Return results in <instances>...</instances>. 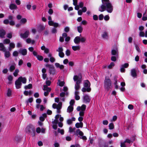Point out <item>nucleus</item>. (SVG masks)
Listing matches in <instances>:
<instances>
[{
    "mask_svg": "<svg viewBox=\"0 0 147 147\" xmlns=\"http://www.w3.org/2000/svg\"><path fill=\"white\" fill-rule=\"evenodd\" d=\"M43 59V57L42 56L37 55V59L39 61H42Z\"/></svg>",
    "mask_w": 147,
    "mask_h": 147,
    "instance_id": "obj_57",
    "label": "nucleus"
},
{
    "mask_svg": "<svg viewBox=\"0 0 147 147\" xmlns=\"http://www.w3.org/2000/svg\"><path fill=\"white\" fill-rule=\"evenodd\" d=\"M47 117V114L46 113L42 114L39 117V120L38 121V124L39 126H42L43 125V122L45 120V118Z\"/></svg>",
    "mask_w": 147,
    "mask_h": 147,
    "instance_id": "obj_8",
    "label": "nucleus"
},
{
    "mask_svg": "<svg viewBox=\"0 0 147 147\" xmlns=\"http://www.w3.org/2000/svg\"><path fill=\"white\" fill-rule=\"evenodd\" d=\"M32 94V92L30 90L28 91H25L24 92V94L26 96L30 95Z\"/></svg>",
    "mask_w": 147,
    "mask_h": 147,
    "instance_id": "obj_36",
    "label": "nucleus"
},
{
    "mask_svg": "<svg viewBox=\"0 0 147 147\" xmlns=\"http://www.w3.org/2000/svg\"><path fill=\"white\" fill-rule=\"evenodd\" d=\"M18 53L16 51H15L13 52V55L15 57H17L18 55Z\"/></svg>",
    "mask_w": 147,
    "mask_h": 147,
    "instance_id": "obj_61",
    "label": "nucleus"
},
{
    "mask_svg": "<svg viewBox=\"0 0 147 147\" xmlns=\"http://www.w3.org/2000/svg\"><path fill=\"white\" fill-rule=\"evenodd\" d=\"M78 5L80 8H82L83 7L84 5V3L82 2H80L79 3V5Z\"/></svg>",
    "mask_w": 147,
    "mask_h": 147,
    "instance_id": "obj_62",
    "label": "nucleus"
},
{
    "mask_svg": "<svg viewBox=\"0 0 147 147\" xmlns=\"http://www.w3.org/2000/svg\"><path fill=\"white\" fill-rule=\"evenodd\" d=\"M51 82L48 80V78H47L45 82L46 85H43V90L44 91V94L45 96H47L51 90V88L48 87V86H50L51 85Z\"/></svg>",
    "mask_w": 147,
    "mask_h": 147,
    "instance_id": "obj_3",
    "label": "nucleus"
},
{
    "mask_svg": "<svg viewBox=\"0 0 147 147\" xmlns=\"http://www.w3.org/2000/svg\"><path fill=\"white\" fill-rule=\"evenodd\" d=\"M53 26L54 28H55L58 27H60V26L59 25V24L58 23L56 22H54Z\"/></svg>",
    "mask_w": 147,
    "mask_h": 147,
    "instance_id": "obj_60",
    "label": "nucleus"
},
{
    "mask_svg": "<svg viewBox=\"0 0 147 147\" xmlns=\"http://www.w3.org/2000/svg\"><path fill=\"white\" fill-rule=\"evenodd\" d=\"M16 64H14L11 65L9 68V70L11 72L13 71L15 69Z\"/></svg>",
    "mask_w": 147,
    "mask_h": 147,
    "instance_id": "obj_35",
    "label": "nucleus"
},
{
    "mask_svg": "<svg viewBox=\"0 0 147 147\" xmlns=\"http://www.w3.org/2000/svg\"><path fill=\"white\" fill-rule=\"evenodd\" d=\"M9 46V51H11L12 49H13L15 47V45L13 42L10 43Z\"/></svg>",
    "mask_w": 147,
    "mask_h": 147,
    "instance_id": "obj_31",
    "label": "nucleus"
},
{
    "mask_svg": "<svg viewBox=\"0 0 147 147\" xmlns=\"http://www.w3.org/2000/svg\"><path fill=\"white\" fill-rule=\"evenodd\" d=\"M146 12H144L143 15V16L142 18V20L143 21H146L147 20V17L146 16Z\"/></svg>",
    "mask_w": 147,
    "mask_h": 147,
    "instance_id": "obj_44",
    "label": "nucleus"
},
{
    "mask_svg": "<svg viewBox=\"0 0 147 147\" xmlns=\"http://www.w3.org/2000/svg\"><path fill=\"white\" fill-rule=\"evenodd\" d=\"M90 83L88 80H85L84 84V87L82 88V91L83 92H90L91 90V89L90 87Z\"/></svg>",
    "mask_w": 147,
    "mask_h": 147,
    "instance_id": "obj_6",
    "label": "nucleus"
},
{
    "mask_svg": "<svg viewBox=\"0 0 147 147\" xmlns=\"http://www.w3.org/2000/svg\"><path fill=\"white\" fill-rule=\"evenodd\" d=\"M138 68H132L131 70L130 74L131 76L134 78H136L137 76L136 72Z\"/></svg>",
    "mask_w": 147,
    "mask_h": 147,
    "instance_id": "obj_13",
    "label": "nucleus"
},
{
    "mask_svg": "<svg viewBox=\"0 0 147 147\" xmlns=\"http://www.w3.org/2000/svg\"><path fill=\"white\" fill-rule=\"evenodd\" d=\"M45 108V106L43 105L37 104V109H38L40 111H43Z\"/></svg>",
    "mask_w": 147,
    "mask_h": 147,
    "instance_id": "obj_22",
    "label": "nucleus"
},
{
    "mask_svg": "<svg viewBox=\"0 0 147 147\" xmlns=\"http://www.w3.org/2000/svg\"><path fill=\"white\" fill-rule=\"evenodd\" d=\"M139 36L141 37L145 36L144 33L143 32L140 31L139 33Z\"/></svg>",
    "mask_w": 147,
    "mask_h": 147,
    "instance_id": "obj_58",
    "label": "nucleus"
},
{
    "mask_svg": "<svg viewBox=\"0 0 147 147\" xmlns=\"http://www.w3.org/2000/svg\"><path fill=\"white\" fill-rule=\"evenodd\" d=\"M102 38L105 39H107L108 38V33L106 31L104 32L102 34Z\"/></svg>",
    "mask_w": 147,
    "mask_h": 147,
    "instance_id": "obj_26",
    "label": "nucleus"
},
{
    "mask_svg": "<svg viewBox=\"0 0 147 147\" xmlns=\"http://www.w3.org/2000/svg\"><path fill=\"white\" fill-rule=\"evenodd\" d=\"M19 71L18 69H16L15 70V71L13 73V75L15 77H16L18 75V73L19 72Z\"/></svg>",
    "mask_w": 147,
    "mask_h": 147,
    "instance_id": "obj_40",
    "label": "nucleus"
},
{
    "mask_svg": "<svg viewBox=\"0 0 147 147\" xmlns=\"http://www.w3.org/2000/svg\"><path fill=\"white\" fill-rule=\"evenodd\" d=\"M46 128L44 127H42L41 128L40 127H37V134L41 133L45 134V133Z\"/></svg>",
    "mask_w": 147,
    "mask_h": 147,
    "instance_id": "obj_15",
    "label": "nucleus"
},
{
    "mask_svg": "<svg viewBox=\"0 0 147 147\" xmlns=\"http://www.w3.org/2000/svg\"><path fill=\"white\" fill-rule=\"evenodd\" d=\"M4 53V56L5 58H8L10 56V53L9 51H7L6 50L5 51H3Z\"/></svg>",
    "mask_w": 147,
    "mask_h": 147,
    "instance_id": "obj_32",
    "label": "nucleus"
},
{
    "mask_svg": "<svg viewBox=\"0 0 147 147\" xmlns=\"http://www.w3.org/2000/svg\"><path fill=\"white\" fill-rule=\"evenodd\" d=\"M6 31L2 28H0V37L1 38H4V36L6 34Z\"/></svg>",
    "mask_w": 147,
    "mask_h": 147,
    "instance_id": "obj_17",
    "label": "nucleus"
},
{
    "mask_svg": "<svg viewBox=\"0 0 147 147\" xmlns=\"http://www.w3.org/2000/svg\"><path fill=\"white\" fill-rule=\"evenodd\" d=\"M115 65L114 63L113 62H111L110 64L107 66V68L109 69H111Z\"/></svg>",
    "mask_w": 147,
    "mask_h": 147,
    "instance_id": "obj_41",
    "label": "nucleus"
},
{
    "mask_svg": "<svg viewBox=\"0 0 147 147\" xmlns=\"http://www.w3.org/2000/svg\"><path fill=\"white\" fill-rule=\"evenodd\" d=\"M74 135H76L78 136L79 135L81 137L84 135V134L82 132L80 131L79 129H77L74 134Z\"/></svg>",
    "mask_w": 147,
    "mask_h": 147,
    "instance_id": "obj_23",
    "label": "nucleus"
},
{
    "mask_svg": "<svg viewBox=\"0 0 147 147\" xmlns=\"http://www.w3.org/2000/svg\"><path fill=\"white\" fill-rule=\"evenodd\" d=\"M32 85L31 84H29L28 85L25 86H24V88L26 89H30L32 88Z\"/></svg>",
    "mask_w": 147,
    "mask_h": 147,
    "instance_id": "obj_42",
    "label": "nucleus"
},
{
    "mask_svg": "<svg viewBox=\"0 0 147 147\" xmlns=\"http://www.w3.org/2000/svg\"><path fill=\"white\" fill-rule=\"evenodd\" d=\"M27 22V20L25 18H22L20 21V23L22 24H25Z\"/></svg>",
    "mask_w": 147,
    "mask_h": 147,
    "instance_id": "obj_45",
    "label": "nucleus"
},
{
    "mask_svg": "<svg viewBox=\"0 0 147 147\" xmlns=\"http://www.w3.org/2000/svg\"><path fill=\"white\" fill-rule=\"evenodd\" d=\"M70 30L68 26L65 27L64 29V31L66 32H68Z\"/></svg>",
    "mask_w": 147,
    "mask_h": 147,
    "instance_id": "obj_50",
    "label": "nucleus"
},
{
    "mask_svg": "<svg viewBox=\"0 0 147 147\" xmlns=\"http://www.w3.org/2000/svg\"><path fill=\"white\" fill-rule=\"evenodd\" d=\"M104 16L102 14H100L98 16L99 20H102Z\"/></svg>",
    "mask_w": 147,
    "mask_h": 147,
    "instance_id": "obj_59",
    "label": "nucleus"
},
{
    "mask_svg": "<svg viewBox=\"0 0 147 147\" xmlns=\"http://www.w3.org/2000/svg\"><path fill=\"white\" fill-rule=\"evenodd\" d=\"M10 40L9 39H6L3 40V43L5 44H8L10 43Z\"/></svg>",
    "mask_w": 147,
    "mask_h": 147,
    "instance_id": "obj_47",
    "label": "nucleus"
},
{
    "mask_svg": "<svg viewBox=\"0 0 147 147\" xmlns=\"http://www.w3.org/2000/svg\"><path fill=\"white\" fill-rule=\"evenodd\" d=\"M11 91L10 89H8L7 93V95L8 96H10L11 95Z\"/></svg>",
    "mask_w": 147,
    "mask_h": 147,
    "instance_id": "obj_52",
    "label": "nucleus"
},
{
    "mask_svg": "<svg viewBox=\"0 0 147 147\" xmlns=\"http://www.w3.org/2000/svg\"><path fill=\"white\" fill-rule=\"evenodd\" d=\"M45 67L49 68V73L51 75H54L55 74V70L53 65L50 64H47L45 65Z\"/></svg>",
    "mask_w": 147,
    "mask_h": 147,
    "instance_id": "obj_9",
    "label": "nucleus"
},
{
    "mask_svg": "<svg viewBox=\"0 0 147 147\" xmlns=\"http://www.w3.org/2000/svg\"><path fill=\"white\" fill-rule=\"evenodd\" d=\"M48 57L50 58L49 60L51 63H53L55 62V59L54 57L52 56L51 54L50 53L48 55Z\"/></svg>",
    "mask_w": 147,
    "mask_h": 147,
    "instance_id": "obj_21",
    "label": "nucleus"
},
{
    "mask_svg": "<svg viewBox=\"0 0 147 147\" xmlns=\"http://www.w3.org/2000/svg\"><path fill=\"white\" fill-rule=\"evenodd\" d=\"M86 106L85 105H82L81 108V111H84L86 109Z\"/></svg>",
    "mask_w": 147,
    "mask_h": 147,
    "instance_id": "obj_49",
    "label": "nucleus"
},
{
    "mask_svg": "<svg viewBox=\"0 0 147 147\" xmlns=\"http://www.w3.org/2000/svg\"><path fill=\"white\" fill-rule=\"evenodd\" d=\"M18 80L19 81L22 83L23 84H26V79L24 77H22V76L19 77L18 78Z\"/></svg>",
    "mask_w": 147,
    "mask_h": 147,
    "instance_id": "obj_20",
    "label": "nucleus"
},
{
    "mask_svg": "<svg viewBox=\"0 0 147 147\" xmlns=\"http://www.w3.org/2000/svg\"><path fill=\"white\" fill-rule=\"evenodd\" d=\"M58 132L60 133L61 135H63L64 134V131L63 129H61L59 128H58Z\"/></svg>",
    "mask_w": 147,
    "mask_h": 147,
    "instance_id": "obj_46",
    "label": "nucleus"
},
{
    "mask_svg": "<svg viewBox=\"0 0 147 147\" xmlns=\"http://www.w3.org/2000/svg\"><path fill=\"white\" fill-rule=\"evenodd\" d=\"M15 84L16 88L19 89L21 88L22 84L19 80H18V78L15 82Z\"/></svg>",
    "mask_w": 147,
    "mask_h": 147,
    "instance_id": "obj_16",
    "label": "nucleus"
},
{
    "mask_svg": "<svg viewBox=\"0 0 147 147\" xmlns=\"http://www.w3.org/2000/svg\"><path fill=\"white\" fill-rule=\"evenodd\" d=\"M109 128L110 129H114V126L113 124L112 123H110L109 125Z\"/></svg>",
    "mask_w": 147,
    "mask_h": 147,
    "instance_id": "obj_48",
    "label": "nucleus"
},
{
    "mask_svg": "<svg viewBox=\"0 0 147 147\" xmlns=\"http://www.w3.org/2000/svg\"><path fill=\"white\" fill-rule=\"evenodd\" d=\"M6 50L3 44L2 43H0V51H5Z\"/></svg>",
    "mask_w": 147,
    "mask_h": 147,
    "instance_id": "obj_29",
    "label": "nucleus"
},
{
    "mask_svg": "<svg viewBox=\"0 0 147 147\" xmlns=\"http://www.w3.org/2000/svg\"><path fill=\"white\" fill-rule=\"evenodd\" d=\"M72 49L74 51H76L80 50V47L79 45L77 46H73L72 47Z\"/></svg>",
    "mask_w": 147,
    "mask_h": 147,
    "instance_id": "obj_37",
    "label": "nucleus"
},
{
    "mask_svg": "<svg viewBox=\"0 0 147 147\" xmlns=\"http://www.w3.org/2000/svg\"><path fill=\"white\" fill-rule=\"evenodd\" d=\"M33 101V98H29L28 100H26V102L27 105L29 102L31 103Z\"/></svg>",
    "mask_w": 147,
    "mask_h": 147,
    "instance_id": "obj_43",
    "label": "nucleus"
},
{
    "mask_svg": "<svg viewBox=\"0 0 147 147\" xmlns=\"http://www.w3.org/2000/svg\"><path fill=\"white\" fill-rule=\"evenodd\" d=\"M19 53L23 55H25L27 53V51L26 49H20L19 51Z\"/></svg>",
    "mask_w": 147,
    "mask_h": 147,
    "instance_id": "obj_18",
    "label": "nucleus"
},
{
    "mask_svg": "<svg viewBox=\"0 0 147 147\" xmlns=\"http://www.w3.org/2000/svg\"><path fill=\"white\" fill-rule=\"evenodd\" d=\"M111 54L113 55H118V50L116 48L115 49L112 50Z\"/></svg>",
    "mask_w": 147,
    "mask_h": 147,
    "instance_id": "obj_27",
    "label": "nucleus"
},
{
    "mask_svg": "<svg viewBox=\"0 0 147 147\" xmlns=\"http://www.w3.org/2000/svg\"><path fill=\"white\" fill-rule=\"evenodd\" d=\"M72 123V122L71 119H68L67 120V123L68 125H71Z\"/></svg>",
    "mask_w": 147,
    "mask_h": 147,
    "instance_id": "obj_56",
    "label": "nucleus"
},
{
    "mask_svg": "<svg viewBox=\"0 0 147 147\" xmlns=\"http://www.w3.org/2000/svg\"><path fill=\"white\" fill-rule=\"evenodd\" d=\"M129 66V64L128 63H125L124 64L121 65H120V71L122 73H124L125 71V68H127Z\"/></svg>",
    "mask_w": 147,
    "mask_h": 147,
    "instance_id": "obj_12",
    "label": "nucleus"
},
{
    "mask_svg": "<svg viewBox=\"0 0 147 147\" xmlns=\"http://www.w3.org/2000/svg\"><path fill=\"white\" fill-rule=\"evenodd\" d=\"M62 103L61 102H59L58 104L54 103L52 105V107L54 109H57V113H60L61 112L60 110L62 108Z\"/></svg>",
    "mask_w": 147,
    "mask_h": 147,
    "instance_id": "obj_7",
    "label": "nucleus"
},
{
    "mask_svg": "<svg viewBox=\"0 0 147 147\" xmlns=\"http://www.w3.org/2000/svg\"><path fill=\"white\" fill-rule=\"evenodd\" d=\"M80 42H82V43H83V42H84L86 40V38L85 37H80Z\"/></svg>",
    "mask_w": 147,
    "mask_h": 147,
    "instance_id": "obj_51",
    "label": "nucleus"
},
{
    "mask_svg": "<svg viewBox=\"0 0 147 147\" xmlns=\"http://www.w3.org/2000/svg\"><path fill=\"white\" fill-rule=\"evenodd\" d=\"M75 126L77 128H79V127H82L83 126V123L82 122L77 123L76 124Z\"/></svg>",
    "mask_w": 147,
    "mask_h": 147,
    "instance_id": "obj_28",
    "label": "nucleus"
},
{
    "mask_svg": "<svg viewBox=\"0 0 147 147\" xmlns=\"http://www.w3.org/2000/svg\"><path fill=\"white\" fill-rule=\"evenodd\" d=\"M20 138L18 136H16L14 139L15 142H17L20 140Z\"/></svg>",
    "mask_w": 147,
    "mask_h": 147,
    "instance_id": "obj_63",
    "label": "nucleus"
},
{
    "mask_svg": "<svg viewBox=\"0 0 147 147\" xmlns=\"http://www.w3.org/2000/svg\"><path fill=\"white\" fill-rule=\"evenodd\" d=\"M104 18L105 21H107L109 20L110 17L108 15H106L104 17Z\"/></svg>",
    "mask_w": 147,
    "mask_h": 147,
    "instance_id": "obj_53",
    "label": "nucleus"
},
{
    "mask_svg": "<svg viewBox=\"0 0 147 147\" xmlns=\"http://www.w3.org/2000/svg\"><path fill=\"white\" fill-rule=\"evenodd\" d=\"M73 109L74 107L73 106L69 105L67 108V111L68 113H70L73 111Z\"/></svg>",
    "mask_w": 147,
    "mask_h": 147,
    "instance_id": "obj_30",
    "label": "nucleus"
},
{
    "mask_svg": "<svg viewBox=\"0 0 147 147\" xmlns=\"http://www.w3.org/2000/svg\"><path fill=\"white\" fill-rule=\"evenodd\" d=\"M9 8L11 9H16L17 8V6L15 4H11L9 6Z\"/></svg>",
    "mask_w": 147,
    "mask_h": 147,
    "instance_id": "obj_34",
    "label": "nucleus"
},
{
    "mask_svg": "<svg viewBox=\"0 0 147 147\" xmlns=\"http://www.w3.org/2000/svg\"><path fill=\"white\" fill-rule=\"evenodd\" d=\"M91 100L90 97L87 94H85L83 96V102L86 104L89 103Z\"/></svg>",
    "mask_w": 147,
    "mask_h": 147,
    "instance_id": "obj_10",
    "label": "nucleus"
},
{
    "mask_svg": "<svg viewBox=\"0 0 147 147\" xmlns=\"http://www.w3.org/2000/svg\"><path fill=\"white\" fill-rule=\"evenodd\" d=\"M82 76L81 74H79L78 75L74 76L73 79L74 81H76L75 84V89L76 90H78L80 87V84L81 81Z\"/></svg>",
    "mask_w": 147,
    "mask_h": 147,
    "instance_id": "obj_5",
    "label": "nucleus"
},
{
    "mask_svg": "<svg viewBox=\"0 0 147 147\" xmlns=\"http://www.w3.org/2000/svg\"><path fill=\"white\" fill-rule=\"evenodd\" d=\"M30 34V32L29 30H27L23 34L21 33L20 36L23 38H26L28 37Z\"/></svg>",
    "mask_w": 147,
    "mask_h": 147,
    "instance_id": "obj_14",
    "label": "nucleus"
},
{
    "mask_svg": "<svg viewBox=\"0 0 147 147\" xmlns=\"http://www.w3.org/2000/svg\"><path fill=\"white\" fill-rule=\"evenodd\" d=\"M57 30L55 28H53L51 30V32L53 34H55L57 32Z\"/></svg>",
    "mask_w": 147,
    "mask_h": 147,
    "instance_id": "obj_54",
    "label": "nucleus"
},
{
    "mask_svg": "<svg viewBox=\"0 0 147 147\" xmlns=\"http://www.w3.org/2000/svg\"><path fill=\"white\" fill-rule=\"evenodd\" d=\"M70 52L69 50L67 49L65 51V55L67 56L70 55Z\"/></svg>",
    "mask_w": 147,
    "mask_h": 147,
    "instance_id": "obj_55",
    "label": "nucleus"
},
{
    "mask_svg": "<svg viewBox=\"0 0 147 147\" xmlns=\"http://www.w3.org/2000/svg\"><path fill=\"white\" fill-rule=\"evenodd\" d=\"M77 30H78V32L79 33H81L82 32V31L83 28L81 26H78Z\"/></svg>",
    "mask_w": 147,
    "mask_h": 147,
    "instance_id": "obj_39",
    "label": "nucleus"
},
{
    "mask_svg": "<svg viewBox=\"0 0 147 147\" xmlns=\"http://www.w3.org/2000/svg\"><path fill=\"white\" fill-rule=\"evenodd\" d=\"M68 94V92H62L60 93V96L61 97H64L65 95H66V96H67Z\"/></svg>",
    "mask_w": 147,
    "mask_h": 147,
    "instance_id": "obj_38",
    "label": "nucleus"
},
{
    "mask_svg": "<svg viewBox=\"0 0 147 147\" xmlns=\"http://www.w3.org/2000/svg\"><path fill=\"white\" fill-rule=\"evenodd\" d=\"M102 4L98 8V11L102 12L106 11L111 13L113 10V6L109 0H101Z\"/></svg>",
    "mask_w": 147,
    "mask_h": 147,
    "instance_id": "obj_1",
    "label": "nucleus"
},
{
    "mask_svg": "<svg viewBox=\"0 0 147 147\" xmlns=\"http://www.w3.org/2000/svg\"><path fill=\"white\" fill-rule=\"evenodd\" d=\"M36 131H37V129L32 125L29 124L27 125L25 129L26 132L32 136H35Z\"/></svg>",
    "mask_w": 147,
    "mask_h": 147,
    "instance_id": "obj_2",
    "label": "nucleus"
},
{
    "mask_svg": "<svg viewBox=\"0 0 147 147\" xmlns=\"http://www.w3.org/2000/svg\"><path fill=\"white\" fill-rule=\"evenodd\" d=\"M45 28V27L43 25H39L37 27V31L39 32H40L44 29Z\"/></svg>",
    "mask_w": 147,
    "mask_h": 147,
    "instance_id": "obj_19",
    "label": "nucleus"
},
{
    "mask_svg": "<svg viewBox=\"0 0 147 147\" xmlns=\"http://www.w3.org/2000/svg\"><path fill=\"white\" fill-rule=\"evenodd\" d=\"M125 143L126 142H127V143L130 144V143L131 142V139H126L125 140L124 142Z\"/></svg>",
    "mask_w": 147,
    "mask_h": 147,
    "instance_id": "obj_64",
    "label": "nucleus"
},
{
    "mask_svg": "<svg viewBox=\"0 0 147 147\" xmlns=\"http://www.w3.org/2000/svg\"><path fill=\"white\" fill-rule=\"evenodd\" d=\"M80 37L79 36L76 37L74 39V42L76 44H78L80 42Z\"/></svg>",
    "mask_w": 147,
    "mask_h": 147,
    "instance_id": "obj_24",
    "label": "nucleus"
},
{
    "mask_svg": "<svg viewBox=\"0 0 147 147\" xmlns=\"http://www.w3.org/2000/svg\"><path fill=\"white\" fill-rule=\"evenodd\" d=\"M56 51L58 52L59 56L61 58L63 57L64 56V54L63 53V49L62 47H60L58 48V49L56 50Z\"/></svg>",
    "mask_w": 147,
    "mask_h": 147,
    "instance_id": "obj_11",
    "label": "nucleus"
},
{
    "mask_svg": "<svg viewBox=\"0 0 147 147\" xmlns=\"http://www.w3.org/2000/svg\"><path fill=\"white\" fill-rule=\"evenodd\" d=\"M55 65L57 68H59L60 69H63L64 68V66L63 65H60L58 63H55Z\"/></svg>",
    "mask_w": 147,
    "mask_h": 147,
    "instance_id": "obj_25",
    "label": "nucleus"
},
{
    "mask_svg": "<svg viewBox=\"0 0 147 147\" xmlns=\"http://www.w3.org/2000/svg\"><path fill=\"white\" fill-rule=\"evenodd\" d=\"M104 88L105 90L109 91L112 88V83L110 79L107 77H105L104 83Z\"/></svg>",
    "mask_w": 147,
    "mask_h": 147,
    "instance_id": "obj_4",
    "label": "nucleus"
},
{
    "mask_svg": "<svg viewBox=\"0 0 147 147\" xmlns=\"http://www.w3.org/2000/svg\"><path fill=\"white\" fill-rule=\"evenodd\" d=\"M65 84V82L64 81H61L60 80H58V82L57 83V84L60 86H63Z\"/></svg>",
    "mask_w": 147,
    "mask_h": 147,
    "instance_id": "obj_33",
    "label": "nucleus"
}]
</instances>
